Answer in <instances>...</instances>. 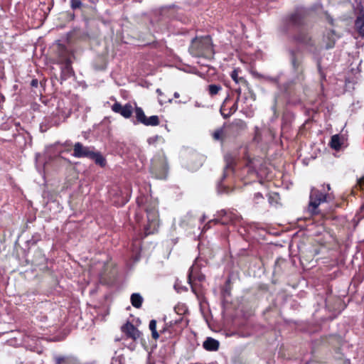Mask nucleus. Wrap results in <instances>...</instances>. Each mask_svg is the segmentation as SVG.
Listing matches in <instances>:
<instances>
[{
	"instance_id": "nucleus-21",
	"label": "nucleus",
	"mask_w": 364,
	"mask_h": 364,
	"mask_svg": "<svg viewBox=\"0 0 364 364\" xmlns=\"http://www.w3.org/2000/svg\"><path fill=\"white\" fill-rule=\"evenodd\" d=\"M135 114L137 121L143 124L146 118L143 109L141 107H136L135 109Z\"/></svg>"
},
{
	"instance_id": "nucleus-31",
	"label": "nucleus",
	"mask_w": 364,
	"mask_h": 364,
	"mask_svg": "<svg viewBox=\"0 0 364 364\" xmlns=\"http://www.w3.org/2000/svg\"><path fill=\"white\" fill-rule=\"evenodd\" d=\"M38 83V80L36 79H34V80H32L31 85L33 87H37Z\"/></svg>"
},
{
	"instance_id": "nucleus-14",
	"label": "nucleus",
	"mask_w": 364,
	"mask_h": 364,
	"mask_svg": "<svg viewBox=\"0 0 364 364\" xmlns=\"http://www.w3.org/2000/svg\"><path fill=\"white\" fill-rule=\"evenodd\" d=\"M55 364H79L78 360L73 356L55 355Z\"/></svg>"
},
{
	"instance_id": "nucleus-5",
	"label": "nucleus",
	"mask_w": 364,
	"mask_h": 364,
	"mask_svg": "<svg viewBox=\"0 0 364 364\" xmlns=\"http://www.w3.org/2000/svg\"><path fill=\"white\" fill-rule=\"evenodd\" d=\"M240 220V216L234 210L223 209L216 213L215 218L208 222L204 226V228L209 229L211 227V224L220 223L226 225L230 224H234Z\"/></svg>"
},
{
	"instance_id": "nucleus-22",
	"label": "nucleus",
	"mask_w": 364,
	"mask_h": 364,
	"mask_svg": "<svg viewBox=\"0 0 364 364\" xmlns=\"http://www.w3.org/2000/svg\"><path fill=\"white\" fill-rule=\"evenodd\" d=\"M149 328L151 331L152 338L154 339H157L159 335L156 331V321L154 319L151 320L149 322Z\"/></svg>"
},
{
	"instance_id": "nucleus-30",
	"label": "nucleus",
	"mask_w": 364,
	"mask_h": 364,
	"mask_svg": "<svg viewBox=\"0 0 364 364\" xmlns=\"http://www.w3.org/2000/svg\"><path fill=\"white\" fill-rule=\"evenodd\" d=\"M318 72H319V73H320V76H321V80L325 79L326 76H325V75L323 74V72L322 71L321 68V65H320V64H319V63L318 64Z\"/></svg>"
},
{
	"instance_id": "nucleus-33",
	"label": "nucleus",
	"mask_w": 364,
	"mask_h": 364,
	"mask_svg": "<svg viewBox=\"0 0 364 364\" xmlns=\"http://www.w3.org/2000/svg\"><path fill=\"white\" fill-rule=\"evenodd\" d=\"M193 269V267H191V272L189 273V275H188L189 279H191V277L192 276Z\"/></svg>"
},
{
	"instance_id": "nucleus-25",
	"label": "nucleus",
	"mask_w": 364,
	"mask_h": 364,
	"mask_svg": "<svg viewBox=\"0 0 364 364\" xmlns=\"http://www.w3.org/2000/svg\"><path fill=\"white\" fill-rule=\"evenodd\" d=\"M232 79L236 82V83H239L240 81H243V79L241 77V78H239L238 77V72L237 70H234L232 71L231 73V75H230Z\"/></svg>"
},
{
	"instance_id": "nucleus-27",
	"label": "nucleus",
	"mask_w": 364,
	"mask_h": 364,
	"mask_svg": "<svg viewBox=\"0 0 364 364\" xmlns=\"http://www.w3.org/2000/svg\"><path fill=\"white\" fill-rule=\"evenodd\" d=\"M70 4H71V7L73 9H78L82 5V2L80 0H71Z\"/></svg>"
},
{
	"instance_id": "nucleus-4",
	"label": "nucleus",
	"mask_w": 364,
	"mask_h": 364,
	"mask_svg": "<svg viewBox=\"0 0 364 364\" xmlns=\"http://www.w3.org/2000/svg\"><path fill=\"white\" fill-rule=\"evenodd\" d=\"M147 223L144 228V236L154 234L157 232L159 227V214L156 202L146 207Z\"/></svg>"
},
{
	"instance_id": "nucleus-29",
	"label": "nucleus",
	"mask_w": 364,
	"mask_h": 364,
	"mask_svg": "<svg viewBox=\"0 0 364 364\" xmlns=\"http://www.w3.org/2000/svg\"><path fill=\"white\" fill-rule=\"evenodd\" d=\"M223 132L221 130H217L213 134V137L216 140H219L221 138Z\"/></svg>"
},
{
	"instance_id": "nucleus-11",
	"label": "nucleus",
	"mask_w": 364,
	"mask_h": 364,
	"mask_svg": "<svg viewBox=\"0 0 364 364\" xmlns=\"http://www.w3.org/2000/svg\"><path fill=\"white\" fill-rule=\"evenodd\" d=\"M94 148L84 146L81 143L77 142L74 145L73 156L76 158H89Z\"/></svg>"
},
{
	"instance_id": "nucleus-38",
	"label": "nucleus",
	"mask_w": 364,
	"mask_h": 364,
	"mask_svg": "<svg viewBox=\"0 0 364 364\" xmlns=\"http://www.w3.org/2000/svg\"><path fill=\"white\" fill-rule=\"evenodd\" d=\"M195 106H196V107H200V105H199V104H198V102H196V103H195Z\"/></svg>"
},
{
	"instance_id": "nucleus-1",
	"label": "nucleus",
	"mask_w": 364,
	"mask_h": 364,
	"mask_svg": "<svg viewBox=\"0 0 364 364\" xmlns=\"http://www.w3.org/2000/svg\"><path fill=\"white\" fill-rule=\"evenodd\" d=\"M290 62L294 77L284 82V75L281 73L274 77H267L266 79L277 84L279 92L275 95L272 110L276 113L277 109L286 104L296 105L301 100V91L304 80L303 58L297 51L291 50Z\"/></svg>"
},
{
	"instance_id": "nucleus-18",
	"label": "nucleus",
	"mask_w": 364,
	"mask_h": 364,
	"mask_svg": "<svg viewBox=\"0 0 364 364\" xmlns=\"http://www.w3.org/2000/svg\"><path fill=\"white\" fill-rule=\"evenodd\" d=\"M355 27L357 32L362 37H364V15H360L355 21Z\"/></svg>"
},
{
	"instance_id": "nucleus-39",
	"label": "nucleus",
	"mask_w": 364,
	"mask_h": 364,
	"mask_svg": "<svg viewBox=\"0 0 364 364\" xmlns=\"http://www.w3.org/2000/svg\"><path fill=\"white\" fill-rule=\"evenodd\" d=\"M329 21L332 23V22H333V18H329Z\"/></svg>"
},
{
	"instance_id": "nucleus-7",
	"label": "nucleus",
	"mask_w": 364,
	"mask_h": 364,
	"mask_svg": "<svg viewBox=\"0 0 364 364\" xmlns=\"http://www.w3.org/2000/svg\"><path fill=\"white\" fill-rule=\"evenodd\" d=\"M73 57V53L69 50L63 48H61L59 53V62L63 65L61 68V79L63 80H65L73 73L71 66Z\"/></svg>"
},
{
	"instance_id": "nucleus-28",
	"label": "nucleus",
	"mask_w": 364,
	"mask_h": 364,
	"mask_svg": "<svg viewBox=\"0 0 364 364\" xmlns=\"http://www.w3.org/2000/svg\"><path fill=\"white\" fill-rule=\"evenodd\" d=\"M254 200L257 203H259L261 200H264V198L260 193H256L254 196Z\"/></svg>"
},
{
	"instance_id": "nucleus-15",
	"label": "nucleus",
	"mask_w": 364,
	"mask_h": 364,
	"mask_svg": "<svg viewBox=\"0 0 364 364\" xmlns=\"http://www.w3.org/2000/svg\"><path fill=\"white\" fill-rule=\"evenodd\" d=\"M203 346L207 350L215 351L219 348V342L211 337H208L203 342Z\"/></svg>"
},
{
	"instance_id": "nucleus-41",
	"label": "nucleus",
	"mask_w": 364,
	"mask_h": 364,
	"mask_svg": "<svg viewBox=\"0 0 364 364\" xmlns=\"http://www.w3.org/2000/svg\"><path fill=\"white\" fill-rule=\"evenodd\" d=\"M168 102H172V100H171V99H168Z\"/></svg>"
},
{
	"instance_id": "nucleus-6",
	"label": "nucleus",
	"mask_w": 364,
	"mask_h": 364,
	"mask_svg": "<svg viewBox=\"0 0 364 364\" xmlns=\"http://www.w3.org/2000/svg\"><path fill=\"white\" fill-rule=\"evenodd\" d=\"M327 200V193L312 188L309 196V203L307 211L311 215H317L319 213L318 206Z\"/></svg>"
},
{
	"instance_id": "nucleus-2",
	"label": "nucleus",
	"mask_w": 364,
	"mask_h": 364,
	"mask_svg": "<svg viewBox=\"0 0 364 364\" xmlns=\"http://www.w3.org/2000/svg\"><path fill=\"white\" fill-rule=\"evenodd\" d=\"M189 52L194 57L213 58L214 51L210 37L205 36L193 39Z\"/></svg>"
},
{
	"instance_id": "nucleus-20",
	"label": "nucleus",
	"mask_w": 364,
	"mask_h": 364,
	"mask_svg": "<svg viewBox=\"0 0 364 364\" xmlns=\"http://www.w3.org/2000/svg\"><path fill=\"white\" fill-rule=\"evenodd\" d=\"M159 124V119L158 116L153 115L149 117H146L143 124L146 126H157Z\"/></svg>"
},
{
	"instance_id": "nucleus-16",
	"label": "nucleus",
	"mask_w": 364,
	"mask_h": 364,
	"mask_svg": "<svg viewBox=\"0 0 364 364\" xmlns=\"http://www.w3.org/2000/svg\"><path fill=\"white\" fill-rule=\"evenodd\" d=\"M89 159L93 160L96 164H98L102 167L105 166V159L99 151H94L92 150Z\"/></svg>"
},
{
	"instance_id": "nucleus-13",
	"label": "nucleus",
	"mask_w": 364,
	"mask_h": 364,
	"mask_svg": "<svg viewBox=\"0 0 364 364\" xmlns=\"http://www.w3.org/2000/svg\"><path fill=\"white\" fill-rule=\"evenodd\" d=\"M344 139L339 134H334L331 136L329 142L331 148L336 151H339L343 144Z\"/></svg>"
},
{
	"instance_id": "nucleus-32",
	"label": "nucleus",
	"mask_w": 364,
	"mask_h": 364,
	"mask_svg": "<svg viewBox=\"0 0 364 364\" xmlns=\"http://www.w3.org/2000/svg\"><path fill=\"white\" fill-rule=\"evenodd\" d=\"M156 92L158 93V95L160 97H161L163 95V93H162L161 90L160 89H159V88L156 90Z\"/></svg>"
},
{
	"instance_id": "nucleus-26",
	"label": "nucleus",
	"mask_w": 364,
	"mask_h": 364,
	"mask_svg": "<svg viewBox=\"0 0 364 364\" xmlns=\"http://www.w3.org/2000/svg\"><path fill=\"white\" fill-rule=\"evenodd\" d=\"M124 358L122 355H116L112 358L111 364H122Z\"/></svg>"
},
{
	"instance_id": "nucleus-24",
	"label": "nucleus",
	"mask_w": 364,
	"mask_h": 364,
	"mask_svg": "<svg viewBox=\"0 0 364 364\" xmlns=\"http://www.w3.org/2000/svg\"><path fill=\"white\" fill-rule=\"evenodd\" d=\"M225 161L227 162L226 166L225 168L223 178H225L228 175V172L232 170V164L230 159H229L228 156H225Z\"/></svg>"
},
{
	"instance_id": "nucleus-36",
	"label": "nucleus",
	"mask_w": 364,
	"mask_h": 364,
	"mask_svg": "<svg viewBox=\"0 0 364 364\" xmlns=\"http://www.w3.org/2000/svg\"><path fill=\"white\" fill-rule=\"evenodd\" d=\"M218 191H219V192H225V191H226L225 188H224V189H223V190H221V189L219 188Z\"/></svg>"
},
{
	"instance_id": "nucleus-17",
	"label": "nucleus",
	"mask_w": 364,
	"mask_h": 364,
	"mask_svg": "<svg viewBox=\"0 0 364 364\" xmlns=\"http://www.w3.org/2000/svg\"><path fill=\"white\" fill-rule=\"evenodd\" d=\"M336 38L337 36L334 31H331L327 33L324 36V41H327L325 46L326 49H330L334 46Z\"/></svg>"
},
{
	"instance_id": "nucleus-40",
	"label": "nucleus",
	"mask_w": 364,
	"mask_h": 364,
	"mask_svg": "<svg viewBox=\"0 0 364 364\" xmlns=\"http://www.w3.org/2000/svg\"><path fill=\"white\" fill-rule=\"evenodd\" d=\"M327 189H328V191L330 190V186L329 185H327Z\"/></svg>"
},
{
	"instance_id": "nucleus-8",
	"label": "nucleus",
	"mask_w": 364,
	"mask_h": 364,
	"mask_svg": "<svg viewBox=\"0 0 364 364\" xmlns=\"http://www.w3.org/2000/svg\"><path fill=\"white\" fill-rule=\"evenodd\" d=\"M294 41L304 46L309 52H316L314 41L311 38L309 33L304 28H300L297 33L294 36Z\"/></svg>"
},
{
	"instance_id": "nucleus-3",
	"label": "nucleus",
	"mask_w": 364,
	"mask_h": 364,
	"mask_svg": "<svg viewBox=\"0 0 364 364\" xmlns=\"http://www.w3.org/2000/svg\"><path fill=\"white\" fill-rule=\"evenodd\" d=\"M150 171L158 179H165L168 171L166 157L163 151H159L151 159Z\"/></svg>"
},
{
	"instance_id": "nucleus-34",
	"label": "nucleus",
	"mask_w": 364,
	"mask_h": 364,
	"mask_svg": "<svg viewBox=\"0 0 364 364\" xmlns=\"http://www.w3.org/2000/svg\"><path fill=\"white\" fill-rule=\"evenodd\" d=\"M173 96H174V97L178 98V97H179V93L176 92H174Z\"/></svg>"
},
{
	"instance_id": "nucleus-9",
	"label": "nucleus",
	"mask_w": 364,
	"mask_h": 364,
	"mask_svg": "<svg viewBox=\"0 0 364 364\" xmlns=\"http://www.w3.org/2000/svg\"><path fill=\"white\" fill-rule=\"evenodd\" d=\"M286 21L289 25L295 27L302 26L304 25V14L302 11L297 10L290 14Z\"/></svg>"
},
{
	"instance_id": "nucleus-37",
	"label": "nucleus",
	"mask_w": 364,
	"mask_h": 364,
	"mask_svg": "<svg viewBox=\"0 0 364 364\" xmlns=\"http://www.w3.org/2000/svg\"><path fill=\"white\" fill-rule=\"evenodd\" d=\"M205 215H203L202 217V218L200 219L201 222H203L205 220Z\"/></svg>"
},
{
	"instance_id": "nucleus-35",
	"label": "nucleus",
	"mask_w": 364,
	"mask_h": 364,
	"mask_svg": "<svg viewBox=\"0 0 364 364\" xmlns=\"http://www.w3.org/2000/svg\"><path fill=\"white\" fill-rule=\"evenodd\" d=\"M159 103L161 105H162L165 100H164L162 98H159Z\"/></svg>"
},
{
	"instance_id": "nucleus-12",
	"label": "nucleus",
	"mask_w": 364,
	"mask_h": 364,
	"mask_svg": "<svg viewBox=\"0 0 364 364\" xmlns=\"http://www.w3.org/2000/svg\"><path fill=\"white\" fill-rule=\"evenodd\" d=\"M122 329L128 337L133 340H136L140 336L139 331L131 323H127Z\"/></svg>"
},
{
	"instance_id": "nucleus-23",
	"label": "nucleus",
	"mask_w": 364,
	"mask_h": 364,
	"mask_svg": "<svg viewBox=\"0 0 364 364\" xmlns=\"http://www.w3.org/2000/svg\"><path fill=\"white\" fill-rule=\"evenodd\" d=\"M221 90L222 87L220 85L212 84L208 87V92L212 96L217 95Z\"/></svg>"
},
{
	"instance_id": "nucleus-10",
	"label": "nucleus",
	"mask_w": 364,
	"mask_h": 364,
	"mask_svg": "<svg viewBox=\"0 0 364 364\" xmlns=\"http://www.w3.org/2000/svg\"><path fill=\"white\" fill-rule=\"evenodd\" d=\"M112 110L115 113L120 114L124 118H129L133 112V108L130 104L127 103L122 106L117 102L113 104Z\"/></svg>"
},
{
	"instance_id": "nucleus-19",
	"label": "nucleus",
	"mask_w": 364,
	"mask_h": 364,
	"mask_svg": "<svg viewBox=\"0 0 364 364\" xmlns=\"http://www.w3.org/2000/svg\"><path fill=\"white\" fill-rule=\"evenodd\" d=\"M132 306L136 309H139L143 303L144 299L139 293H133L130 297Z\"/></svg>"
}]
</instances>
